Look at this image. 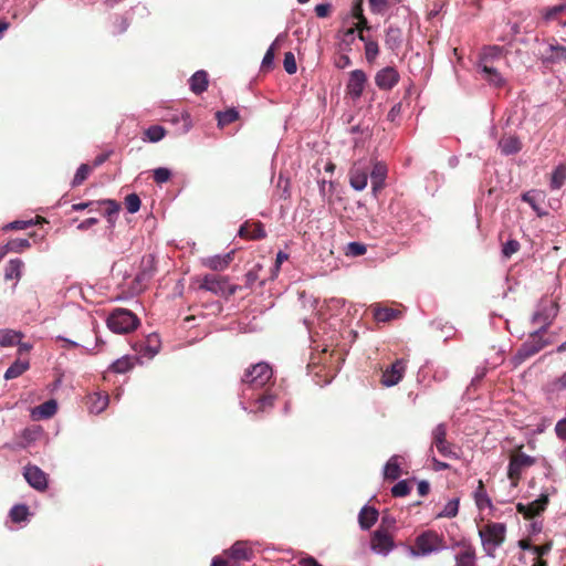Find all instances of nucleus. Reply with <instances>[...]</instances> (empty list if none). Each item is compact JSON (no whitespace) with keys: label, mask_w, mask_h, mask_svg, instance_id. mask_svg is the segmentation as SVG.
Returning a JSON list of instances; mask_svg holds the SVG:
<instances>
[{"label":"nucleus","mask_w":566,"mask_h":566,"mask_svg":"<svg viewBox=\"0 0 566 566\" xmlns=\"http://www.w3.org/2000/svg\"><path fill=\"white\" fill-rule=\"evenodd\" d=\"M446 548V542L442 535L436 531L428 530L419 534L415 539V546L410 547L412 556H428L441 552Z\"/></svg>","instance_id":"f257e3e1"},{"label":"nucleus","mask_w":566,"mask_h":566,"mask_svg":"<svg viewBox=\"0 0 566 566\" xmlns=\"http://www.w3.org/2000/svg\"><path fill=\"white\" fill-rule=\"evenodd\" d=\"M106 324L116 334H128L139 326L140 321L132 311L118 307L109 313Z\"/></svg>","instance_id":"f03ea898"},{"label":"nucleus","mask_w":566,"mask_h":566,"mask_svg":"<svg viewBox=\"0 0 566 566\" xmlns=\"http://www.w3.org/2000/svg\"><path fill=\"white\" fill-rule=\"evenodd\" d=\"M199 289L209 291L216 295L230 297L234 295L241 287L239 285L229 284L227 276L207 274L200 281Z\"/></svg>","instance_id":"7ed1b4c3"},{"label":"nucleus","mask_w":566,"mask_h":566,"mask_svg":"<svg viewBox=\"0 0 566 566\" xmlns=\"http://www.w3.org/2000/svg\"><path fill=\"white\" fill-rule=\"evenodd\" d=\"M536 463V459L523 452V446H518L510 457L507 476L512 481V485L516 486L521 480L524 469Z\"/></svg>","instance_id":"20e7f679"},{"label":"nucleus","mask_w":566,"mask_h":566,"mask_svg":"<svg viewBox=\"0 0 566 566\" xmlns=\"http://www.w3.org/2000/svg\"><path fill=\"white\" fill-rule=\"evenodd\" d=\"M273 377V370L266 363H258L245 369L241 381L252 388L264 387Z\"/></svg>","instance_id":"39448f33"},{"label":"nucleus","mask_w":566,"mask_h":566,"mask_svg":"<svg viewBox=\"0 0 566 566\" xmlns=\"http://www.w3.org/2000/svg\"><path fill=\"white\" fill-rule=\"evenodd\" d=\"M558 313V304L549 298H542L532 316V322L538 324L541 331L546 332Z\"/></svg>","instance_id":"423d86ee"},{"label":"nucleus","mask_w":566,"mask_h":566,"mask_svg":"<svg viewBox=\"0 0 566 566\" xmlns=\"http://www.w3.org/2000/svg\"><path fill=\"white\" fill-rule=\"evenodd\" d=\"M447 424L439 423L432 430V446H434L438 452L446 458L459 459V449L447 440Z\"/></svg>","instance_id":"0eeeda50"},{"label":"nucleus","mask_w":566,"mask_h":566,"mask_svg":"<svg viewBox=\"0 0 566 566\" xmlns=\"http://www.w3.org/2000/svg\"><path fill=\"white\" fill-rule=\"evenodd\" d=\"M386 523L387 517H382L379 527L371 534L370 538L371 549L382 555H387L395 547L394 536L385 527Z\"/></svg>","instance_id":"6e6552de"},{"label":"nucleus","mask_w":566,"mask_h":566,"mask_svg":"<svg viewBox=\"0 0 566 566\" xmlns=\"http://www.w3.org/2000/svg\"><path fill=\"white\" fill-rule=\"evenodd\" d=\"M544 333L545 332L541 329L531 333L528 339L518 348L516 354L517 358L525 360L547 346L549 342L544 338Z\"/></svg>","instance_id":"1a4fd4ad"},{"label":"nucleus","mask_w":566,"mask_h":566,"mask_svg":"<svg viewBox=\"0 0 566 566\" xmlns=\"http://www.w3.org/2000/svg\"><path fill=\"white\" fill-rule=\"evenodd\" d=\"M506 527L503 523H489L483 530L479 531V535L484 546L497 547L505 539Z\"/></svg>","instance_id":"9d476101"},{"label":"nucleus","mask_w":566,"mask_h":566,"mask_svg":"<svg viewBox=\"0 0 566 566\" xmlns=\"http://www.w3.org/2000/svg\"><path fill=\"white\" fill-rule=\"evenodd\" d=\"M370 164L365 160H357L349 169V184L357 190L361 191L367 187Z\"/></svg>","instance_id":"9b49d317"},{"label":"nucleus","mask_w":566,"mask_h":566,"mask_svg":"<svg viewBox=\"0 0 566 566\" xmlns=\"http://www.w3.org/2000/svg\"><path fill=\"white\" fill-rule=\"evenodd\" d=\"M367 82V75L363 70L357 69L352 71L346 84V94L353 101L359 99L365 91Z\"/></svg>","instance_id":"f8f14e48"},{"label":"nucleus","mask_w":566,"mask_h":566,"mask_svg":"<svg viewBox=\"0 0 566 566\" xmlns=\"http://www.w3.org/2000/svg\"><path fill=\"white\" fill-rule=\"evenodd\" d=\"M23 476L29 485L36 491L43 492L48 489L49 475L38 465H25Z\"/></svg>","instance_id":"ddd939ff"},{"label":"nucleus","mask_w":566,"mask_h":566,"mask_svg":"<svg viewBox=\"0 0 566 566\" xmlns=\"http://www.w3.org/2000/svg\"><path fill=\"white\" fill-rule=\"evenodd\" d=\"M548 503V494H541L538 499L528 504L517 503L516 511L522 514L524 518L532 520L541 515L546 510Z\"/></svg>","instance_id":"4468645a"},{"label":"nucleus","mask_w":566,"mask_h":566,"mask_svg":"<svg viewBox=\"0 0 566 566\" xmlns=\"http://www.w3.org/2000/svg\"><path fill=\"white\" fill-rule=\"evenodd\" d=\"M454 548H459L454 559L457 566H476V553L474 546L465 541H459L454 544Z\"/></svg>","instance_id":"2eb2a0df"},{"label":"nucleus","mask_w":566,"mask_h":566,"mask_svg":"<svg viewBox=\"0 0 566 566\" xmlns=\"http://www.w3.org/2000/svg\"><path fill=\"white\" fill-rule=\"evenodd\" d=\"M407 361L405 359H397L389 367H387L381 376V384L386 387L397 385L403 377L406 371Z\"/></svg>","instance_id":"dca6fc26"},{"label":"nucleus","mask_w":566,"mask_h":566,"mask_svg":"<svg viewBox=\"0 0 566 566\" xmlns=\"http://www.w3.org/2000/svg\"><path fill=\"white\" fill-rule=\"evenodd\" d=\"M400 75L392 66L379 70L375 75V83L379 90L389 91L398 84Z\"/></svg>","instance_id":"f3484780"},{"label":"nucleus","mask_w":566,"mask_h":566,"mask_svg":"<svg viewBox=\"0 0 566 566\" xmlns=\"http://www.w3.org/2000/svg\"><path fill=\"white\" fill-rule=\"evenodd\" d=\"M388 167L382 161H375L370 164L369 176L371 180L373 192L376 196L385 187Z\"/></svg>","instance_id":"a211bd4d"},{"label":"nucleus","mask_w":566,"mask_h":566,"mask_svg":"<svg viewBox=\"0 0 566 566\" xmlns=\"http://www.w3.org/2000/svg\"><path fill=\"white\" fill-rule=\"evenodd\" d=\"M223 555L243 563L251 560L254 553L248 542L238 541L230 548L226 549Z\"/></svg>","instance_id":"6ab92c4d"},{"label":"nucleus","mask_w":566,"mask_h":566,"mask_svg":"<svg viewBox=\"0 0 566 566\" xmlns=\"http://www.w3.org/2000/svg\"><path fill=\"white\" fill-rule=\"evenodd\" d=\"M239 235L248 240H261L266 237V232L261 221H245L239 229Z\"/></svg>","instance_id":"aec40b11"},{"label":"nucleus","mask_w":566,"mask_h":566,"mask_svg":"<svg viewBox=\"0 0 566 566\" xmlns=\"http://www.w3.org/2000/svg\"><path fill=\"white\" fill-rule=\"evenodd\" d=\"M479 67L481 69L483 78L489 82L490 84L501 87L504 84V78L500 74V72L496 70V67L489 63L488 57H481Z\"/></svg>","instance_id":"412c9836"},{"label":"nucleus","mask_w":566,"mask_h":566,"mask_svg":"<svg viewBox=\"0 0 566 566\" xmlns=\"http://www.w3.org/2000/svg\"><path fill=\"white\" fill-rule=\"evenodd\" d=\"M276 399V395L271 390H266L265 392L259 395L253 402H251L250 408L251 412H268L274 407V402Z\"/></svg>","instance_id":"4be33fe9"},{"label":"nucleus","mask_w":566,"mask_h":566,"mask_svg":"<svg viewBox=\"0 0 566 566\" xmlns=\"http://www.w3.org/2000/svg\"><path fill=\"white\" fill-rule=\"evenodd\" d=\"M156 272V261L153 254H147L142 258L140 270L136 275L138 283L148 282Z\"/></svg>","instance_id":"5701e85b"},{"label":"nucleus","mask_w":566,"mask_h":566,"mask_svg":"<svg viewBox=\"0 0 566 566\" xmlns=\"http://www.w3.org/2000/svg\"><path fill=\"white\" fill-rule=\"evenodd\" d=\"M234 252L231 251L224 255H214L203 260V265L212 271L226 270L233 260Z\"/></svg>","instance_id":"b1692460"},{"label":"nucleus","mask_w":566,"mask_h":566,"mask_svg":"<svg viewBox=\"0 0 566 566\" xmlns=\"http://www.w3.org/2000/svg\"><path fill=\"white\" fill-rule=\"evenodd\" d=\"M385 44L390 51L397 52L402 44V30L398 27L389 25L385 34Z\"/></svg>","instance_id":"393cba45"},{"label":"nucleus","mask_w":566,"mask_h":566,"mask_svg":"<svg viewBox=\"0 0 566 566\" xmlns=\"http://www.w3.org/2000/svg\"><path fill=\"white\" fill-rule=\"evenodd\" d=\"M499 147L503 155H514L522 149V142L514 135L503 136L499 142Z\"/></svg>","instance_id":"a878e982"},{"label":"nucleus","mask_w":566,"mask_h":566,"mask_svg":"<svg viewBox=\"0 0 566 566\" xmlns=\"http://www.w3.org/2000/svg\"><path fill=\"white\" fill-rule=\"evenodd\" d=\"M378 511L371 506H364L358 515L359 526L369 530L378 520Z\"/></svg>","instance_id":"bb28decb"},{"label":"nucleus","mask_w":566,"mask_h":566,"mask_svg":"<svg viewBox=\"0 0 566 566\" xmlns=\"http://www.w3.org/2000/svg\"><path fill=\"white\" fill-rule=\"evenodd\" d=\"M539 13H541V19L545 24H548L553 21L559 22V17L563 13H566V6H563L562 3H559V4H556L553 7L543 8V9H541Z\"/></svg>","instance_id":"cd10ccee"},{"label":"nucleus","mask_w":566,"mask_h":566,"mask_svg":"<svg viewBox=\"0 0 566 566\" xmlns=\"http://www.w3.org/2000/svg\"><path fill=\"white\" fill-rule=\"evenodd\" d=\"M401 316V311L388 307V306H377L374 308V318L377 322L386 323L392 319H396Z\"/></svg>","instance_id":"c85d7f7f"},{"label":"nucleus","mask_w":566,"mask_h":566,"mask_svg":"<svg viewBox=\"0 0 566 566\" xmlns=\"http://www.w3.org/2000/svg\"><path fill=\"white\" fill-rule=\"evenodd\" d=\"M208 87V74L206 71H197L191 77H190V90L195 94H201L203 93Z\"/></svg>","instance_id":"c756f323"},{"label":"nucleus","mask_w":566,"mask_h":566,"mask_svg":"<svg viewBox=\"0 0 566 566\" xmlns=\"http://www.w3.org/2000/svg\"><path fill=\"white\" fill-rule=\"evenodd\" d=\"M522 200L528 203L538 216H542L541 205L544 202V193L542 191H527L522 195Z\"/></svg>","instance_id":"7c9ffc66"},{"label":"nucleus","mask_w":566,"mask_h":566,"mask_svg":"<svg viewBox=\"0 0 566 566\" xmlns=\"http://www.w3.org/2000/svg\"><path fill=\"white\" fill-rule=\"evenodd\" d=\"M473 497L475 501V504L479 510H483L488 506H491V500L486 493L484 483L482 480L478 481L476 490L473 493Z\"/></svg>","instance_id":"2f4dec72"},{"label":"nucleus","mask_w":566,"mask_h":566,"mask_svg":"<svg viewBox=\"0 0 566 566\" xmlns=\"http://www.w3.org/2000/svg\"><path fill=\"white\" fill-rule=\"evenodd\" d=\"M30 367L29 360L17 359L6 371L4 378L7 380L14 379L21 376Z\"/></svg>","instance_id":"473e14b6"},{"label":"nucleus","mask_w":566,"mask_h":566,"mask_svg":"<svg viewBox=\"0 0 566 566\" xmlns=\"http://www.w3.org/2000/svg\"><path fill=\"white\" fill-rule=\"evenodd\" d=\"M23 262L20 259H12L8 262L4 271L6 280H20L22 273Z\"/></svg>","instance_id":"72a5a7b5"},{"label":"nucleus","mask_w":566,"mask_h":566,"mask_svg":"<svg viewBox=\"0 0 566 566\" xmlns=\"http://www.w3.org/2000/svg\"><path fill=\"white\" fill-rule=\"evenodd\" d=\"M97 207H105V216L109 222H113V216L117 214L120 210V203L113 199H104L96 201Z\"/></svg>","instance_id":"f704fd0d"},{"label":"nucleus","mask_w":566,"mask_h":566,"mask_svg":"<svg viewBox=\"0 0 566 566\" xmlns=\"http://www.w3.org/2000/svg\"><path fill=\"white\" fill-rule=\"evenodd\" d=\"M566 181V165H559L555 168L551 178V188L559 189Z\"/></svg>","instance_id":"c9c22d12"},{"label":"nucleus","mask_w":566,"mask_h":566,"mask_svg":"<svg viewBox=\"0 0 566 566\" xmlns=\"http://www.w3.org/2000/svg\"><path fill=\"white\" fill-rule=\"evenodd\" d=\"M144 140L150 143H157L161 140L166 135V129L160 125H153L144 132Z\"/></svg>","instance_id":"e433bc0d"},{"label":"nucleus","mask_w":566,"mask_h":566,"mask_svg":"<svg viewBox=\"0 0 566 566\" xmlns=\"http://www.w3.org/2000/svg\"><path fill=\"white\" fill-rule=\"evenodd\" d=\"M401 474L398 457H391L385 467V476L390 480H397Z\"/></svg>","instance_id":"4c0bfd02"},{"label":"nucleus","mask_w":566,"mask_h":566,"mask_svg":"<svg viewBox=\"0 0 566 566\" xmlns=\"http://www.w3.org/2000/svg\"><path fill=\"white\" fill-rule=\"evenodd\" d=\"M42 222H45V219L42 217H36L35 220H33V219L27 220V221L15 220L13 222L8 223L4 227V229L6 230H24V229H28V228L36 224V223H42Z\"/></svg>","instance_id":"58836bf2"},{"label":"nucleus","mask_w":566,"mask_h":566,"mask_svg":"<svg viewBox=\"0 0 566 566\" xmlns=\"http://www.w3.org/2000/svg\"><path fill=\"white\" fill-rule=\"evenodd\" d=\"M238 118H239V113L235 108H230L224 112L217 113L218 124L221 127L235 122Z\"/></svg>","instance_id":"ea45409f"},{"label":"nucleus","mask_w":566,"mask_h":566,"mask_svg":"<svg viewBox=\"0 0 566 566\" xmlns=\"http://www.w3.org/2000/svg\"><path fill=\"white\" fill-rule=\"evenodd\" d=\"M92 170V166H90L88 164H82L75 172V176L72 180V186L77 187L82 185L87 179Z\"/></svg>","instance_id":"a19ab883"},{"label":"nucleus","mask_w":566,"mask_h":566,"mask_svg":"<svg viewBox=\"0 0 566 566\" xmlns=\"http://www.w3.org/2000/svg\"><path fill=\"white\" fill-rule=\"evenodd\" d=\"M22 334L13 331H0V345L12 346L20 342Z\"/></svg>","instance_id":"79ce46f5"},{"label":"nucleus","mask_w":566,"mask_h":566,"mask_svg":"<svg viewBox=\"0 0 566 566\" xmlns=\"http://www.w3.org/2000/svg\"><path fill=\"white\" fill-rule=\"evenodd\" d=\"M134 364L132 363L128 356H124L118 358L111 365V369L117 374H124L133 368Z\"/></svg>","instance_id":"37998d69"},{"label":"nucleus","mask_w":566,"mask_h":566,"mask_svg":"<svg viewBox=\"0 0 566 566\" xmlns=\"http://www.w3.org/2000/svg\"><path fill=\"white\" fill-rule=\"evenodd\" d=\"M263 266L260 263H256L253 265L252 269H250L245 275H244V285L248 289H251L253 284L259 280L260 272L262 271Z\"/></svg>","instance_id":"c03bdc74"},{"label":"nucleus","mask_w":566,"mask_h":566,"mask_svg":"<svg viewBox=\"0 0 566 566\" xmlns=\"http://www.w3.org/2000/svg\"><path fill=\"white\" fill-rule=\"evenodd\" d=\"M459 499L450 500L443 507V510L438 514V517H455L459 512Z\"/></svg>","instance_id":"a18cd8bd"},{"label":"nucleus","mask_w":566,"mask_h":566,"mask_svg":"<svg viewBox=\"0 0 566 566\" xmlns=\"http://www.w3.org/2000/svg\"><path fill=\"white\" fill-rule=\"evenodd\" d=\"M160 348V340L157 334H151L147 337L146 346H145V355L149 357L155 356Z\"/></svg>","instance_id":"49530a36"},{"label":"nucleus","mask_w":566,"mask_h":566,"mask_svg":"<svg viewBox=\"0 0 566 566\" xmlns=\"http://www.w3.org/2000/svg\"><path fill=\"white\" fill-rule=\"evenodd\" d=\"M30 247L31 244L28 239H13L6 244V251L20 253L23 250L29 249Z\"/></svg>","instance_id":"de8ad7c7"},{"label":"nucleus","mask_w":566,"mask_h":566,"mask_svg":"<svg viewBox=\"0 0 566 566\" xmlns=\"http://www.w3.org/2000/svg\"><path fill=\"white\" fill-rule=\"evenodd\" d=\"M399 2V0H368L370 10L374 13H382L385 12L390 6Z\"/></svg>","instance_id":"09e8293b"},{"label":"nucleus","mask_w":566,"mask_h":566,"mask_svg":"<svg viewBox=\"0 0 566 566\" xmlns=\"http://www.w3.org/2000/svg\"><path fill=\"white\" fill-rule=\"evenodd\" d=\"M379 54V45L375 40H368L365 44V56L369 63H373Z\"/></svg>","instance_id":"8fccbe9b"},{"label":"nucleus","mask_w":566,"mask_h":566,"mask_svg":"<svg viewBox=\"0 0 566 566\" xmlns=\"http://www.w3.org/2000/svg\"><path fill=\"white\" fill-rule=\"evenodd\" d=\"M28 514L29 510L25 505H14L10 511V517L15 523L27 520Z\"/></svg>","instance_id":"3c124183"},{"label":"nucleus","mask_w":566,"mask_h":566,"mask_svg":"<svg viewBox=\"0 0 566 566\" xmlns=\"http://www.w3.org/2000/svg\"><path fill=\"white\" fill-rule=\"evenodd\" d=\"M140 198L136 193H130L125 198V207L129 213H136L140 209Z\"/></svg>","instance_id":"603ef678"},{"label":"nucleus","mask_w":566,"mask_h":566,"mask_svg":"<svg viewBox=\"0 0 566 566\" xmlns=\"http://www.w3.org/2000/svg\"><path fill=\"white\" fill-rule=\"evenodd\" d=\"M503 54V48L501 46H489L486 48L481 57H488L489 63L494 65L495 60L500 59Z\"/></svg>","instance_id":"864d4df0"},{"label":"nucleus","mask_w":566,"mask_h":566,"mask_svg":"<svg viewBox=\"0 0 566 566\" xmlns=\"http://www.w3.org/2000/svg\"><path fill=\"white\" fill-rule=\"evenodd\" d=\"M410 486L407 480L399 481L391 489V494L395 497H402L410 493Z\"/></svg>","instance_id":"5fc2aeb1"},{"label":"nucleus","mask_w":566,"mask_h":566,"mask_svg":"<svg viewBox=\"0 0 566 566\" xmlns=\"http://www.w3.org/2000/svg\"><path fill=\"white\" fill-rule=\"evenodd\" d=\"M57 406L54 400H48L44 403L40 405L38 410L39 413L44 418H50L56 412Z\"/></svg>","instance_id":"6e6d98bb"},{"label":"nucleus","mask_w":566,"mask_h":566,"mask_svg":"<svg viewBox=\"0 0 566 566\" xmlns=\"http://www.w3.org/2000/svg\"><path fill=\"white\" fill-rule=\"evenodd\" d=\"M549 50L552 52L551 60L553 62L566 61V46L559 44H552L549 45Z\"/></svg>","instance_id":"4d7b16f0"},{"label":"nucleus","mask_w":566,"mask_h":566,"mask_svg":"<svg viewBox=\"0 0 566 566\" xmlns=\"http://www.w3.org/2000/svg\"><path fill=\"white\" fill-rule=\"evenodd\" d=\"M283 66L287 74L292 75V74L296 73V71H297L296 60L292 52H286L284 54Z\"/></svg>","instance_id":"13d9d810"},{"label":"nucleus","mask_w":566,"mask_h":566,"mask_svg":"<svg viewBox=\"0 0 566 566\" xmlns=\"http://www.w3.org/2000/svg\"><path fill=\"white\" fill-rule=\"evenodd\" d=\"M241 562L232 559L228 556H214L211 562V566H241Z\"/></svg>","instance_id":"bf43d9fd"},{"label":"nucleus","mask_w":566,"mask_h":566,"mask_svg":"<svg viewBox=\"0 0 566 566\" xmlns=\"http://www.w3.org/2000/svg\"><path fill=\"white\" fill-rule=\"evenodd\" d=\"M520 242L517 240H509L503 244L502 253L505 258H511L514 253L520 250Z\"/></svg>","instance_id":"052dcab7"},{"label":"nucleus","mask_w":566,"mask_h":566,"mask_svg":"<svg viewBox=\"0 0 566 566\" xmlns=\"http://www.w3.org/2000/svg\"><path fill=\"white\" fill-rule=\"evenodd\" d=\"M171 177V171L168 168L159 167L154 170V180L157 184L167 182Z\"/></svg>","instance_id":"680f3d73"},{"label":"nucleus","mask_w":566,"mask_h":566,"mask_svg":"<svg viewBox=\"0 0 566 566\" xmlns=\"http://www.w3.org/2000/svg\"><path fill=\"white\" fill-rule=\"evenodd\" d=\"M367 251V248L365 244L360 242H350L347 245V254H350L353 256H360L364 255Z\"/></svg>","instance_id":"e2e57ef3"},{"label":"nucleus","mask_w":566,"mask_h":566,"mask_svg":"<svg viewBox=\"0 0 566 566\" xmlns=\"http://www.w3.org/2000/svg\"><path fill=\"white\" fill-rule=\"evenodd\" d=\"M552 548L553 542L548 541L543 545H534V547H532V552L536 555V558H543L552 551Z\"/></svg>","instance_id":"0e129e2a"},{"label":"nucleus","mask_w":566,"mask_h":566,"mask_svg":"<svg viewBox=\"0 0 566 566\" xmlns=\"http://www.w3.org/2000/svg\"><path fill=\"white\" fill-rule=\"evenodd\" d=\"M274 45H275V42L268 49V51L265 52L264 57L262 60V67L265 70L271 69L273 65Z\"/></svg>","instance_id":"69168bd1"},{"label":"nucleus","mask_w":566,"mask_h":566,"mask_svg":"<svg viewBox=\"0 0 566 566\" xmlns=\"http://www.w3.org/2000/svg\"><path fill=\"white\" fill-rule=\"evenodd\" d=\"M555 432L560 440L566 441V418L557 421Z\"/></svg>","instance_id":"338daca9"},{"label":"nucleus","mask_w":566,"mask_h":566,"mask_svg":"<svg viewBox=\"0 0 566 566\" xmlns=\"http://www.w3.org/2000/svg\"><path fill=\"white\" fill-rule=\"evenodd\" d=\"M352 64V60L348 55L346 54H340L338 55L336 59H335V66L337 69H346L348 67L349 65Z\"/></svg>","instance_id":"774afa93"}]
</instances>
